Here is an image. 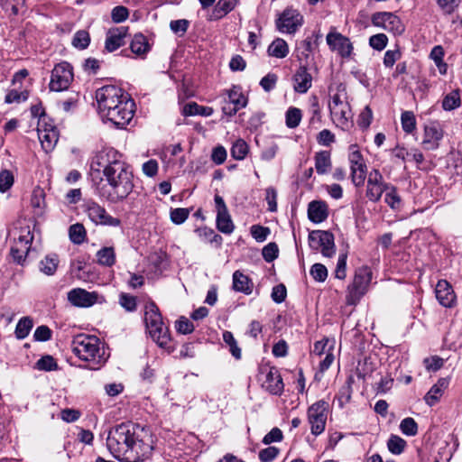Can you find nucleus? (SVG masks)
I'll return each mask as SVG.
<instances>
[{
	"label": "nucleus",
	"mask_w": 462,
	"mask_h": 462,
	"mask_svg": "<svg viewBox=\"0 0 462 462\" xmlns=\"http://www.w3.org/2000/svg\"><path fill=\"white\" fill-rule=\"evenodd\" d=\"M91 169L102 171L107 186L99 189V196L108 202L124 201L133 191L134 173L129 164L122 160V155L112 148L98 152L92 159Z\"/></svg>",
	"instance_id": "1"
},
{
	"label": "nucleus",
	"mask_w": 462,
	"mask_h": 462,
	"mask_svg": "<svg viewBox=\"0 0 462 462\" xmlns=\"http://www.w3.org/2000/svg\"><path fill=\"white\" fill-rule=\"evenodd\" d=\"M106 446L116 458L125 462L143 461L152 451L148 430L131 422L112 429L106 439Z\"/></svg>",
	"instance_id": "2"
},
{
	"label": "nucleus",
	"mask_w": 462,
	"mask_h": 462,
	"mask_svg": "<svg viewBox=\"0 0 462 462\" xmlns=\"http://www.w3.org/2000/svg\"><path fill=\"white\" fill-rule=\"evenodd\" d=\"M73 353L81 360L89 364L92 370L98 369L106 361L105 350L96 336L79 334L71 342Z\"/></svg>",
	"instance_id": "3"
},
{
	"label": "nucleus",
	"mask_w": 462,
	"mask_h": 462,
	"mask_svg": "<svg viewBox=\"0 0 462 462\" xmlns=\"http://www.w3.org/2000/svg\"><path fill=\"white\" fill-rule=\"evenodd\" d=\"M144 321L152 340L161 347H165L171 340L169 329L162 321L158 307L153 303L145 306Z\"/></svg>",
	"instance_id": "4"
},
{
	"label": "nucleus",
	"mask_w": 462,
	"mask_h": 462,
	"mask_svg": "<svg viewBox=\"0 0 462 462\" xmlns=\"http://www.w3.org/2000/svg\"><path fill=\"white\" fill-rule=\"evenodd\" d=\"M123 98H129L125 91L114 85H107L96 91L97 109L103 117L108 111L123 102Z\"/></svg>",
	"instance_id": "5"
},
{
	"label": "nucleus",
	"mask_w": 462,
	"mask_h": 462,
	"mask_svg": "<svg viewBox=\"0 0 462 462\" xmlns=\"http://www.w3.org/2000/svg\"><path fill=\"white\" fill-rule=\"evenodd\" d=\"M371 281L372 272L367 266L357 269L353 282L347 287L346 304H357L366 293Z\"/></svg>",
	"instance_id": "6"
},
{
	"label": "nucleus",
	"mask_w": 462,
	"mask_h": 462,
	"mask_svg": "<svg viewBox=\"0 0 462 462\" xmlns=\"http://www.w3.org/2000/svg\"><path fill=\"white\" fill-rule=\"evenodd\" d=\"M348 161L353 184L356 187L363 186L367 175V167L357 144L349 146Z\"/></svg>",
	"instance_id": "7"
},
{
	"label": "nucleus",
	"mask_w": 462,
	"mask_h": 462,
	"mask_svg": "<svg viewBox=\"0 0 462 462\" xmlns=\"http://www.w3.org/2000/svg\"><path fill=\"white\" fill-rule=\"evenodd\" d=\"M32 240L33 235L28 226L20 228L19 236L17 238H14L10 250V254L14 263L23 265L30 252Z\"/></svg>",
	"instance_id": "8"
},
{
	"label": "nucleus",
	"mask_w": 462,
	"mask_h": 462,
	"mask_svg": "<svg viewBox=\"0 0 462 462\" xmlns=\"http://www.w3.org/2000/svg\"><path fill=\"white\" fill-rule=\"evenodd\" d=\"M134 114V101L131 98H123V102L108 111L103 118H106L118 128H124L131 122Z\"/></svg>",
	"instance_id": "9"
},
{
	"label": "nucleus",
	"mask_w": 462,
	"mask_h": 462,
	"mask_svg": "<svg viewBox=\"0 0 462 462\" xmlns=\"http://www.w3.org/2000/svg\"><path fill=\"white\" fill-rule=\"evenodd\" d=\"M328 409V403L323 400H319L309 407L308 421L313 435H320L325 430Z\"/></svg>",
	"instance_id": "10"
},
{
	"label": "nucleus",
	"mask_w": 462,
	"mask_h": 462,
	"mask_svg": "<svg viewBox=\"0 0 462 462\" xmlns=\"http://www.w3.org/2000/svg\"><path fill=\"white\" fill-rule=\"evenodd\" d=\"M309 244L312 250H320L325 257H332L336 252L334 236L328 231L316 230L310 232Z\"/></svg>",
	"instance_id": "11"
},
{
	"label": "nucleus",
	"mask_w": 462,
	"mask_h": 462,
	"mask_svg": "<svg viewBox=\"0 0 462 462\" xmlns=\"http://www.w3.org/2000/svg\"><path fill=\"white\" fill-rule=\"evenodd\" d=\"M391 183L386 182L377 169H373L367 176L365 197L372 202H378Z\"/></svg>",
	"instance_id": "12"
},
{
	"label": "nucleus",
	"mask_w": 462,
	"mask_h": 462,
	"mask_svg": "<svg viewBox=\"0 0 462 462\" xmlns=\"http://www.w3.org/2000/svg\"><path fill=\"white\" fill-rule=\"evenodd\" d=\"M73 80L72 67L64 61L57 64L52 71L50 82V89L52 91H63L67 89Z\"/></svg>",
	"instance_id": "13"
},
{
	"label": "nucleus",
	"mask_w": 462,
	"mask_h": 462,
	"mask_svg": "<svg viewBox=\"0 0 462 462\" xmlns=\"http://www.w3.org/2000/svg\"><path fill=\"white\" fill-rule=\"evenodd\" d=\"M84 208L88 218L96 225L119 226L121 224L119 218L110 216L104 207L95 201L87 202Z\"/></svg>",
	"instance_id": "14"
},
{
	"label": "nucleus",
	"mask_w": 462,
	"mask_h": 462,
	"mask_svg": "<svg viewBox=\"0 0 462 462\" xmlns=\"http://www.w3.org/2000/svg\"><path fill=\"white\" fill-rule=\"evenodd\" d=\"M372 24L382 28L394 34H402L404 32V25L401 19L393 13L377 12L371 17Z\"/></svg>",
	"instance_id": "15"
},
{
	"label": "nucleus",
	"mask_w": 462,
	"mask_h": 462,
	"mask_svg": "<svg viewBox=\"0 0 462 462\" xmlns=\"http://www.w3.org/2000/svg\"><path fill=\"white\" fill-rule=\"evenodd\" d=\"M330 117L335 125L343 131H350L354 126L353 114L349 102L328 107Z\"/></svg>",
	"instance_id": "16"
},
{
	"label": "nucleus",
	"mask_w": 462,
	"mask_h": 462,
	"mask_svg": "<svg viewBox=\"0 0 462 462\" xmlns=\"http://www.w3.org/2000/svg\"><path fill=\"white\" fill-rule=\"evenodd\" d=\"M329 49L337 51L342 58H349L353 52V44L349 38L337 32H330L326 37Z\"/></svg>",
	"instance_id": "17"
},
{
	"label": "nucleus",
	"mask_w": 462,
	"mask_h": 462,
	"mask_svg": "<svg viewBox=\"0 0 462 462\" xmlns=\"http://www.w3.org/2000/svg\"><path fill=\"white\" fill-rule=\"evenodd\" d=\"M281 32L294 33L302 24V16L294 9H286L276 22Z\"/></svg>",
	"instance_id": "18"
},
{
	"label": "nucleus",
	"mask_w": 462,
	"mask_h": 462,
	"mask_svg": "<svg viewBox=\"0 0 462 462\" xmlns=\"http://www.w3.org/2000/svg\"><path fill=\"white\" fill-rule=\"evenodd\" d=\"M214 200L217 208V229L224 234H231L234 231L235 226L223 198L219 195H216Z\"/></svg>",
	"instance_id": "19"
},
{
	"label": "nucleus",
	"mask_w": 462,
	"mask_h": 462,
	"mask_svg": "<svg viewBox=\"0 0 462 462\" xmlns=\"http://www.w3.org/2000/svg\"><path fill=\"white\" fill-rule=\"evenodd\" d=\"M261 373L265 375L263 387L272 394H281L284 385L278 369L275 367H263Z\"/></svg>",
	"instance_id": "20"
},
{
	"label": "nucleus",
	"mask_w": 462,
	"mask_h": 462,
	"mask_svg": "<svg viewBox=\"0 0 462 462\" xmlns=\"http://www.w3.org/2000/svg\"><path fill=\"white\" fill-rule=\"evenodd\" d=\"M97 292H89L81 288H76L68 292V300L76 307L88 308L97 300Z\"/></svg>",
	"instance_id": "21"
},
{
	"label": "nucleus",
	"mask_w": 462,
	"mask_h": 462,
	"mask_svg": "<svg viewBox=\"0 0 462 462\" xmlns=\"http://www.w3.org/2000/svg\"><path fill=\"white\" fill-rule=\"evenodd\" d=\"M37 132L42 148L44 150V152H49L52 151L59 139L56 128L53 126L47 127L39 122Z\"/></svg>",
	"instance_id": "22"
},
{
	"label": "nucleus",
	"mask_w": 462,
	"mask_h": 462,
	"mask_svg": "<svg viewBox=\"0 0 462 462\" xmlns=\"http://www.w3.org/2000/svg\"><path fill=\"white\" fill-rule=\"evenodd\" d=\"M127 26L114 27L108 30L105 42V48L112 52L125 44V39L128 34Z\"/></svg>",
	"instance_id": "23"
},
{
	"label": "nucleus",
	"mask_w": 462,
	"mask_h": 462,
	"mask_svg": "<svg viewBox=\"0 0 462 462\" xmlns=\"http://www.w3.org/2000/svg\"><path fill=\"white\" fill-rule=\"evenodd\" d=\"M436 298L440 305L445 308L453 307L456 301V294L452 286L446 281L440 280L436 285Z\"/></svg>",
	"instance_id": "24"
},
{
	"label": "nucleus",
	"mask_w": 462,
	"mask_h": 462,
	"mask_svg": "<svg viewBox=\"0 0 462 462\" xmlns=\"http://www.w3.org/2000/svg\"><path fill=\"white\" fill-rule=\"evenodd\" d=\"M293 88L297 93L304 94L312 86V77L304 65L300 66L293 76Z\"/></svg>",
	"instance_id": "25"
},
{
	"label": "nucleus",
	"mask_w": 462,
	"mask_h": 462,
	"mask_svg": "<svg viewBox=\"0 0 462 462\" xmlns=\"http://www.w3.org/2000/svg\"><path fill=\"white\" fill-rule=\"evenodd\" d=\"M442 137L443 132L438 125L434 124L427 125L424 129L422 145L427 150H436Z\"/></svg>",
	"instance_id": "26"
},
{
	"label": "nucleus",
	"mask_w": 462,
	"mask_h": 462,
	"mask_svg": "<svg viewBox=\"0 0 462 462\" xmlns=\"http://www.w3.org/2000/svg\"><path fill=\"white\" fill-rule=\"evenodd\" d=\"M328 216V205L324 201L314 200L309 204L308 217L313 223H321Z\"/></svg>",
	"instance_id": "27"
},
{
	"label": "nucleus",
	"mask_w": 462,
	"mask_h": 462,
	"mask_svg": "<svg viewBox=\"0 0 462 462\" xmlns=\"http://www.w3.org/2000/svg\"><path fill=\"white\" fill-rule=\"evenodd\" d=\"M448 385V381L446 378L439 379L424 396L426 403L430 406L435 405L443 395Z\"/></svg>",
	"instance_id": "28"
},
{
	"label": "nucleus",
	"mask_w": 462,
	"mask_h": 462,
	"mask_svg": "<svg viewBox=\"0 0 462 462\" xmlns=\"http://www.w3.org/2000/svg\"><path fill=\"white\" fill-rule=\"evenodd\" d=\"M253 282L251 279L240 271H236L233 273V289L236 291L243 292L246 295L251 294L253 291Z\"/></svg>",
	"instance_id": "29"
},
{
	"label": "nucleus",
	"mask_w": 462,
	"mask_h": 462,
	"mask_svg": "<svg viewBox=\"0 0 462 462\" xmlns=\"http://www.w3.org/2000/svg\"><path fill=\"white\" fill-rule=\"evenodd\" d=\"M330 101L328 107L342 105L344 102H348V97L346 92V87L343 83H337L335 86L328 88Z\"/></svg>",
	"instance_id": "30"
},
{
	"label": "nucleus",
	"mask_w": 462,
	"mask_h": 462,
	"mask_svg": "<svg viewBox=\"0 0 462 462\" xmlns=\"http://www.w3.org/2000/svg\"><path fill=\"white\" fill-rule=\"evenodd\" d=\"M315 169L318 174L324 175L328 173L331 167V154L328 151H320L315 153Z\"/></svg>",
	"instance_id": "31"
},
{
	"label": "nucleus",
	"mask_w": 462,
	"mask_h": 462,
	"mask_svg": "<svg viewBox=\"0 0 462 462\" xmlns=\"http://www.w3.org/2000/svg\"><path fill=\"white\" fill-rule=\"evenodd\" d=\"M59 263L60 261L57 254H48L39 262V269L45 275L52 276L58 269Z\"/></svg>",
	"instance_id": "32"
},
{
	"label": "nucleus",
	"mask_w": 462,
	"mask_h": 462,
	"mask_svg": "<svg viewBox=\"0 0 462 462\" xmlns=\"http://www.w3.org/2000/svg\"><path fill=\"white\" fill-rule=\"evenodd\" d=\"M238 0H219L214 7L212 18L215 20L221 19L230 13L237 5Z\"/></svg>",
	"instance_id": "33"
},
{
	"label": "nucleus",
	"mask_w": 462,
	"mask_h": 462,
	"mask_svg": "<svg viewBox=\"0 0 462 462\" xmlns=\"http://www.w3.org/2000/svg\"><path fill=\"white\" fill-rule=\"evenodd\" d=\"M289 53L287 42L281 38L275 39L268 47V54L277 59L285 58Z\"/></svg>",
	"instance_id": "34"
},
{
	"label": "nucleus",
	"mask_w": 462,
	"mask_h": 462,
	"mask_svg": "<svg viewBox=\"0 0 462 462\" xmlns=\"http://www.w3.org/2000/svg\"><path fill=\"white\" fill-rule=\"evenodd\" d=\"M214 113V109L209 106H199L195 102L188 103L183 107V115L210 116Z\"/></svg>",
	"instance_id": "35"
},
{
	"label": "nucleus",
	"mask_w": 462,
	"mask_h": 462,
	"mask_svg": "<svg viewBox=\"0 0 462 462\" xmlns=\"http://www.w3.org/2000/svg\"><path fill=\"white\" fill-rule=\"evenodd\" d=\"M226 98L229 102H231L236 108H243L246 106L247 99L242 93V90L239 87L234 86L229 90L226 91Z\"/></svg>",
	"instance_id": "36"
},
{
	"label": "nucleus",
	"mask_w": 462,
	"mask_h": 462,
	"mask_svg": "<svg viewBox=\"0 0 462 462\" xmlns=\"http://www.w3.org/2000/svg\"><path fill=\"white\" fill-rule=\"evenodd\" d=\"M97 260L98 264L111 267L116 263V253L112 246L101 248L97 253Z\"/></svg>",
	"instance_id": "37"
},
{
	"label": "nucleus",
	"mask_w": 462,
	"mask_h": 462,
	"mask_svg": "<svg viewBox=\"0 0 462 462\" xmlns=\"http://www.w3.org/2000/svg\"><path fill=\"white\" fill-rule=\"evenodd\" d=\"M384 202L393 210L399 209L402 206V199L398 194L397 188L390 184L385 191Z\"/></svg>",
	"instance_id": "38"
},
{
	"label": "nucleus",
	"mask_w": 462,
	"mask_h": 462,
	"mask_svg": "<svg viewBox=\"0 0 462 462\" xmlns=\"http://www.w3.org/2000/svg\"><path fill=\"white\" fill-rule=\"evenodd\" d=\"M130 49L134 54H145L149 51V44L145 36L135 34L131 42Z\"/></svg>",
	"instance_id": "39"
},
{
	"label": "nucleus",
	"mask_w": 462,
	"mask_h": 462,
	"mask_svg": "<svg viewBox=\"0 0 462 462\" xmlns=\"http://www.w3.org/2000/svg\"><path fill=\"white\" fill-rule=\"evenodd\" d=\"M69 235L70 241L75 245H81L87 236L84 226L79 223L70 226Z\"/></svg>",
	"instance_id": "40"
},
{
	"label": "nucleus",
	"mask_w": 462,
	"mask_h": 462,
	"mask_svg": "<svg viewBox=\"0 0 462 462\" xmlns=\"http://www.w3.org/2000/svg\"><path fill=\"white\" fill-rule=\"evenodd\" d=\"M302 118V112L297 107H289L285 114V123L289 128H296Z\"/></svg>",
	"instance_id": "41"
},
{
	"label": "nucleus",
	"mask_w": 462,
	"mask_h": 462,
	"mask_svg": "<svg viewBox=\"0 0 462 462\" xmlns=\"http://www.w3.org/2000/svg\"><path fill=\"white\" fill-rule=\"evenodd\" d=\"M32 328V320L29 317L22 318L15 328V337L18 339L25 338Z\"/></svg>",
	"instance_id": "42"
},
{
	"label": "nucleus",
	"mask_w": 462,
	"mask_h": 462,
	"mask_svg": "<svg viewBox=\"0 0 462 462\" xmlns=\"http://www.w3.org/2000/svg\"><path fill=\"white\" fill-rule=\"evenodd\" d=\"M461 105L458 90H453L446 95L442 101V107L446 111H451Z\"/></svg>",
	"instance_id": "43"
},
{
	"label": "nucleus",
	"mask_w": 462,
	"mask_h": 462,
	"mask_svg": "<svg viewBox=\"0 0 462 462\" xmlns=\"http://www.w3.org/2000/svg\"><path fill=\"white\" fill-rule=\"evenodd\" d=\"M223 340L229 346V351L236 359H240L242 353L232 332L225 331L223 333Z\"/></svg>",
	"instance_id": "44"
},
{
	"label": "nucleus",
	"mask_w": 462,
	"mask_h": 462,
	"mask_svg": "<svg viewBox=\"0 0 462 462\" xmlns=\"http://www.w3.org/2000/svg\"><path fill=\"white\" fill-rule=\"evenodd\" d=\"M90 42L89 33L85 30L78 31L72 39V45L79 50L86 49Z\"/></svg>",
	"instance_id": "45"
},
{
	"label": "nucleus",
	"mask_w": 462,
	"mask_h": 462,
	"mask_svg": "<svg viewBox=\"0 0 462 462\" xmlns=\"http://www.w3.org/2000/svg\"><path fill=\"white\" fill-rule=\"evenodd\" d=\"M14 183V177L11 171L2 170L0 171V192L5 193L9 190Z\"/></svg>",
	"instance_id": "46"
},
{
	"label": "nucleus",
	"mask_w": 462,
	"mask_h": 462,
	"mask_svg": "<svg viewBox=\"0 0 462 462\" xmlns=\"http://www.w3.org/2000/svg\"><path fill=\"white\" fill-rule=\"evenodd\" d=\"M247 152L248 145L242 139L236 141L231 148V155L236 160H243Z\"/></svg>",
	"instance_id": "47"
},
{
	"label": "nucleus",
	"mask_w": 462,
	"mask_h": 462,
	"mask_svg": "<svg viewBox=\"0 0 462 462\" xmlns=\"http://www.w3.org/2000/svg\"><path fill=\"white\" fill-rule=\"evenodd\" d=\"M402 127L407 134H411L416 128L415 116L411 111H405L401 116Z\"/></svg>",
	"instance_id": "48"
},
{
	"label": "nucleus",
	"mask_w": 462,
	"mask_h": 462,
	"mask_svg": "<svg viewBox=\"0 0 462 462\" xmlns=\"http://www.w3.org/2000/svg\"><path fill=\"white\" fill-rule=\"evenodd\" d=\"M189 216V209L184 208H171L170 211V218L175 225L183 224Z\"/></svg>",
	"instance_id": "49"
},
{
	"label": "nucleus",
	"mask_w": 462,
	"mask_h": 462,
	"mask_svg": "<svg viewBox=\"0 0 462 462\" xmlns=\"http://www.w3.org/2000/svg\"><path fill=\"white\" fill-rule=\"evenodd\" d=\"M400 430L406 436H415L418 433V424L414 419L408 417L401 421Z\"/></svg>",
	"instance_id": "50"
},
{
	"label": "nucleus",
	"mask_w": 462,
	"mask_h": 462,
	"mask_svg": "<svg viewBox=\"0 0 462 462\" xmlns=\"http://www.w3.org/2000/svg\"><path fill=\"white\" fill-rule=\"evenodd\" d=\"M406 446V441L398 436H392L388 442L387 447L391 453L400 455Z\"/></svg>",
	"instance_id": "51"
},
{
	"label": "nucleus",
	"mask_w": 462,
	"mask_h": 462,
	"mask_svg": "<svg viewBox=\"0 0 462 462\" xmlns=\"http://www.w3.org/2000/svg\"><path fill=\"white\" fill-rule=\"evenodd\" d=\"M388 43V37L384 33H377L369 38V45L376 51H383Z\"/></svg>",
	"instance_id": "52"
},
{
	"label": "nucleus",
	"mask_w": 462,
	"mask_h": 462,
	"mask_svg": "<svg viewBox=\"0 0 462 462\" xmlns=\"http://www.w3.org/2000/svg\"><path fill=\"white\" fill-rule=\"evenodd\" d=\"M373 119V112L369 106H366L359 114L357 125L363 129H367Z\"/></svg>",
	"instance_id": "53"
},
{
	"label": "nucleus",
	"mask_w": 462,
	"mask_h": 462,
	"mask_svg": "<svg viewBox=\"0 0 462 462\" xmlns=\"http://www.w3.org/2000/svg\"><path fill=\"white\" fill-rule=\"evenodd\" d=\"M57 363L51 356H44L36 363V368L42 371H53L57 369Z\"/></svg>",
	"instance_id": "54"
},
{
	"label": "nucleus",
	"mask_w": 462,
	"mask_h": 462,
	"mask_svg": "<svg viewBox=\"0 0 462 462\" xmlns=\"http://www.w3.org/2000/svg\"><path fill=\"white\" fill-rule=\"evenodd\" d=\"M310 275L315 281L322 282L328 277V270L325 265L315 263L310 268Z\"/></svg>",
	"instance_id": "55"
},
{
	"label": "nucleus",
	"mask_w": 462,
	"mask_h": 462,
	"mask_svg": "<svg viewBox=\"0 0 462 462\" xmlns=\"http://www.w3.org/2000/svg\"><path fill=\"white\" fill-rule=\"evenodd\" d=\"M263 257L267 263L273 262L278 257L279 249L275 243H269L263 248Z\"/></svg>",
	"instance_id": "56"
},
{
	"label": "nucleus",
	"mask_w": 462,
	"mask_h": 462,
	"mask_svg": "<svg viewBox=\"0 0 462 462\" xmlns=\"http://www.w3.org/2000/svg\"><path fill=\"white\" fill-rule=\"evenodd\" d=\"M269 234L270 229L268 227L260 225H254L251 226V235L258 242H263L266 240Z\"/></svg>",
	"instance_id": "57"
},
{
	"label": "nucleus",
	"mask_w": 462,
	"mask_h": 462,
	"mask_svg": "<svg viewBox=\"0 0 462 462\" xmlns=\"http://www.w3.org/2000/svg\"><path fill=\"white\" fill-rule=\"evenodd\" d=\"M177 331L180 334H189L194 330V325L185 317H180L175 324Z\"/></svg>",
	"instance_id": "58"
},
{
	"label": "nucleus",
	"mask_w": 462,
	"mask_h": 462,
	"mask_svg": "<svg viewBox=\"0 0 462 462\" xmlns=\"http://www.w3.org/2000/svg\"><path fill=\"white\" fill-rule=\"evenodd\" d=\"M129 16V11L123 5H118L113 8L111 12V18L113 22L118 23L125 21Z\"/></svg>",
	"instance_id": "59"
},
{
	"label": "nucleus",
	"mask_w": 462,
	"mask_h": 462,
	"mask_svg": "<svg viewBox=\"0 0 462 462\" xmlns=\"http://www.w3.org/2000/svg\"><path fill=\"white\" fill-rule=\"evenodd\" d=\"M119 303L127 311H134L136 309V298L126 293H121Z\"/></svg>",
	"instance_id": "60"
},
{
	"label": "nucleus",
	"mask_w": 462,
	"mask_h": 462,
	"mask_svg": "<svg viewBox=\"0 0 462 462\" xmlns=\"http://www.w3.org/2000/svg\"><path fill=\"white\" fill-rule=\"evenodd\" d=\"M402 57V53L399 49L388 50L384 53L383 65L387 68H392L394 63L399 60Z\"/></svg>",
	"instance_id": "61"
},
{
	"label": "nucleus",
	"mask_w": 462,
	"mask_h": 462,
	"mask_svg": "<svg viewBox=\"0 0 462 462\" xmlns=\"http://www.w3.org/2000/svg\"><path fill=\"white\" fill-rule=\"evenodd\" d=\"M189 24L186 19L174 20L171 22L170 28L174 33L182 36L187 32Z\"/></svg>",
	"instance_id": "62"
},
{
	"label": "nucleus",
	"mask_w": 462,
	"mask_h": 462,
	"mask_svg": "<svg viewBox=\"0 0 462 462\" xmlns=\"http://www.w3.org/2000/svg\"><path fill=\"white\" fill-rule=\"evenodd\" d=\"M279 454L276 447H268L259 452V459L262 462H272Z\"/></svg>",
	"instance_id": "63"
},
{
	"label": "nucleus",
	"mask_w": 462,
	"mask_h": 462,
	"mask_svg": "<svg viewBox=\"0 0 462 462\" xmlns=\"http://www.w3.org/2000/svg\"><path fill=\"white\" fill-rule=\"evenodd\" d=\"M317 141L321 145L329 146L335 142V134L330 130L324 129L319 133Z\"/></svg>",
	"instance_id": "64"
}]
</instances>
